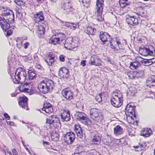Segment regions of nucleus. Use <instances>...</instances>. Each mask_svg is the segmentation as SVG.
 I'll use <instances>...</instances> for the list:
<instances>
[{"label":"nucleus","mask_w":155,"mask_h":155,"mask_svg":"<svg viewBox=\"0 0 155 155\" xmlns=\"http://www.w3.org/2000/svg\"><path fill=\"white\" fill-rule=\"evenodd\" d=\"M54 86L53 81L51 80L45 79L41 81L38 85L39 91L44 94L51 91Z\"/></svg>","instance_id":"obj_1"},{"label":"nucleus","mask_w":155,"mask_h":155,"mask_svg":"<svg viewBox=\"0 0 155 155\" xmlns=\"http://www.w3.org/2000/svg\"><path fill=\"white\" fill-rule=\"evenodd\" d=\"M15 84L22 83L25 82L27 79V74L25 69L21 68H18L15 72Z\"/></svg>","instance_id":"obj_2"},{"label":"nucleus","mask_w":155,"mask_h":155,"mask_svg":"<svg viewBox=\"0 0 155 155\" xmlns=\"http://www.w3.org/2000/svg\"><path fill=\"white\" fill-rule=\"evenodd\" d=\"M90 117L92 119L97 122H102L103 117L100 110L97 108H92L90 111Z\"/></svg>","instance_id":"obj_3"},{"label":"nucleus","mask_w":155,"mask_h":155,"mask_svg":"<svg viewBox=\"0 0 155 155\" xmlns=\"http://www.w3.org/2000/svg\"><path fill=\"white\" fill-rule=\"evenodd\" d=\"M122 95L117 93H115L110 100L112 105L116 107H120L122 104Z\"/></svg>","instance_id":"obj_4"},{"label":"nucleus","mask_w":155,"mask_h":155,"mask_svg":"<svg viewBox=\"0 0 155 155\" xmlns=\"http://www.w3.org/2000/svg\"><path fill=\"white\" fill-rule=\"evenodd\" d=\"M111 40L110 41V46L114 51L124 49V44L121 43L118 40L117 37H115L113 38H111Z\"/></svg>","instance_id":"obj_5"},{"label":"nucleus","mask_w":155,"mask_h":155,"mask_svg":"<svg viewBox=\"0 0 155 155\" xmlns=\"http://www.w3.org/2000/svg\"><path fill=\"white\" fill-rule=\"evenodd\" d=\"M74 117L77 120L80 121L86 125L88 126L89 125V120L84 113L77 112L74 114Z\"/></svg>","instance_id":"obj_6"},{"label":"nucleus","mask_w":155,"mask_h":155,"mask_svg":"<svg viewBox=\"0 0 155 155\" xmlns=\"http://www.w3.org/2000/svg\"><path fill=\"white\" fill-rule=\"evenodd\" d=\"M61 94L63 97L65 98L69 104L72 103L73 100V93L71 90L68 89L63 90L61 91Z\"/></svg>","instance_id":"obj_7"},{"label":"nucleus","mask_w":155,"mask_h":155,"mask_svg":"<svg viewBox=\"0 0 155 155\" xmlns=\"http://www.w3.org/2000/svg\"><path fill=\"white\" fill-rule=\"evenodd\" d=\"M4 19L6 21L12 23L14 22V15L13 12L11 11H6V12H4L2 15Z\"/></svg>","instance_id":"obj_8"},{"label":"nucleus","mask_w":155,"mask_h":155,"mask_svg":"<svg viewBox=\"0 0 155 155\" xmlns=\"http://www.w3.org/2000/svg\"><path fill=\"white\" fill-rule=\"evenodd\" d=\"M60 121L58 118L55 116L49 117L46 119V124L51 128L57 126V123H59Z\"/></svg>","instance_id":"obj_9"},{"label":"nucleus","mask_w":155,"mask_h":155,"mask_svg":"<svg viewBox=\"0 0 155 155\" xmlns=\"http://www.w3.org/2000/svg\"><path fill=\"white\" fill-rule=\"evenodd\" d=\"M104 3L103 0H97L96 2V9L97 12V16L100 17L101 19L99 18H97V20L98 21H101L102 19V17L101 15L102 14L103 6Z\"/></svg>","instance_id":"obj_10"},{"label":"nucleus","mask_w":155,"mask_h":155,"mask_svg":"<svg viewBox=\"0 0 155 155\" xmlns=\"http://www.w3.org/2000/svg\"><path fill=\"white\" fill-rule=\"evenodd\" d=\"M75 139V134L72 132H67L64 134V140L68 144H71Z\"/></svg>","instance_id":"obj_11"},{"label":"nucleus","mask_w":155,"mask_h":155,"mask_svg":"<svg viewBox=\"0 0 155 155\" xmlns=\"http://www.w3.org/2000/svg\"><path fill=\"white\" fill-rule=\"evenodd\" d=\"M69 71L68 69L65 67L60 68L58 71V75L61 78L67 80L69 78Z\"/></svg>","instance_id":"obj_12"},{"label":"nucleus","mask_w":155,"mask_h":155,"mask_svg":"<svg viewBox=\"0 0 155 155\" xmlns=\"http://www.w3.org/2000/svg\"><path fill=\"white\" fill-rule=\"evenodd\" d=\"M60 116L61 121L63 122H67L71 119L70 111L67 109L63 110L61 113Z\"/></svg>","instance_id":"obj_13"},{"label":"nucleus","mask_w":155,"mask_h":155,"mask_svg":"<svg viewBox=\"0 0 155 155\" xmlns=\"http://www.w3.org/2000/svg\"><path fill=\"white\" fill-rule=\"evenodd\" d=\"M126 21L128 24L132 26L137 25L139 24L138 18L135 16H130L128 15L126 18Z\"/></svg>","instance_id":"obj_14"},{"label":"nucleus","mask_w":155,"mask_h":155,"mask_svg":"<svg viewBox=\"0 0 155 155\" xmlns=\"http://www.w3.org/2000/svg\"><path fill=\"white\" fill-rule=\"evenodd\" d=\"M89 63L91 65L99 66L101 65V61L96 55H94L91 57Z\"/></svg>","instance_id":"obj_15"},{"label":"nucleus","mask_w":155,"mask_h":155,"mask_svg":"<svg viewBox=\"0 0 155 155\" xmlns=\"http://www.w3.org/2000/svg\"><path fill=\"white\" fill-rule=\"evenodd\" d=\"M28 98L25 96L20 97L18 102L19 105L22 108L28 110Z\"/></svg>","instance_id":"obj_16"},{"label":"nucleus","mask_w":155,"mask_h":155,"mask_svg":"<svg viewBox=\"0 0 155 155\" xmlns=\"http://www.w3.org/2000/svg\"><path fill=\"white\" fill-rule=\"evenodd\" d=\"M130 103L127 104L125 107V110L126 112L133 115L135 117H136L135 110L136 107L134 106L131 105Z\"/></svg>","instance_id":"obj_17"},{"label":"nucleus","mask_w":155,"mask_h":155,"mask_svg":"<svg viewBox=\"0 0 155 155\" xmlns=\"http://www.w3.org/2000/svg\"><path fill=\"white\" fill-rule=\"evenodd\" d=\"M61 7L68 12L69 14H70V12H72L73 9L72 6L69 1L67 3L63 2L61 4Z\"/></svg>","instance_id":"obj_18"},{"label":"nucleus","mask_w":155,"mask_h":155,"mask_svg":"<svg viewBox=\"0 0 155 155\" xmlns=\"http://www.w3.org/2000/svg\"><path fill=\"white\" fill-rule=\"evenodd\" d=\"M21 85L19 87V90L21 92H23L29 93L30 89L28 88V86L30 83L29 82H26L25 83H20Z\"/></svg>","instance_id":"obj_19"},{"label":"nucleus","mask_w":155,"mask_h":155,"mask_svg":"<svg viewBox=\"0 0 155 155\" xmlns=\"http://www.w3.org/2000/svg\"><path fill=\"white\" fill-rule=\"evenodd\" d=\"M41 11H40L38 13L33 15L34 20L35 22H38L40 21H43L44 20V16Z\"/></svg>","instance_id":"obj_20"},{"label":"nucleus","mask_w":155,"mask_h":155,"mask_svg":"<svg viewBox=\"0 0 155 155\" xmlns=\"http://www.w3.org/2000/svg\"><path fill=\"white\" fill-rule=\"evenodd\" d=\"M99 37L101 41L104 43L107 41V38L110 37L111 36L107 32L101 31L99 35Z\"/></svg>","instance_id":"obj_21"},{"label":"nucleus","mask_w":155,"mask_h":155,"mask_svg":"<svg viewBox=\"0 0 155 155\" xmlns=\"http://www.w3.org/2000/svg\"><path fill=\"white\" fill-rule=\"evenodd\" d=\"M147 85L149 87L155 86V75H152L148 78L147 81Z\"/></svg>","instance_id":"obj_22"},{"label":"nucleus","mask_w":155,"mask_h":155,"mask_svg":"<svg viewBox=\"0 0 155 155\" xmlns=\"http://www.w3.org/2000/svg\"><path fill=\"white\" fill-rule=\"evenodd\" d=\"M35 72V71L33 69L31 68H29L28 71V78L27 80L28 79L32 80L36 78V76Z\"/></svg>","instance_id":"obj_23"},{"label":"nucleus","mask_w":155,"mask_h":155,"mask_svg":"<svg viewBox=\"0 0 155 155\" xmlns=\"http://www.w3.org/2000/svg\"><path fill=\"white\" fill-rule=\"evenodd\" d=\"M96 31V29L91 26H88L86 27L84 32L87 34L91 35H94Z\"/></svg>","instance_id":"obj_24"},{"label":"nucleus","mask_w":155,"mask_h":155,"mask_svg":"<svg viewBox=\"0 0 155 155\" xmlns=\"http://www.w3.org/2000/svg\"><path fill=\"white\" fill-rule=\"evenodd\" d=\"M152 132V131L150 129L145 128L142 130L140 132V135L146 137H149Z\"/></svg>","instance_id":"obj_25"},{"label":"nucleus","mask_w":155,"mask_h":155,"mask_svg":"<svg viewBox=\"0 0 155 155\" xmlns=\"http://www.w3.org/2000/svg\"><path fill=\"white\" fill-rule=\"evenodd\" d=\"M74 130L77 136L80 138L82 139L83 135L82 134L83 132L81 128L79 126H76L75 127Z\"/></svg>","instance_id":"obj_26"},{"label":"nucleus","mask_w":155,"mask_h":155,"mask_svg":"<svg viewBox=\"0 0 155 155\" xmlns=\"http://www.w3.org/2000/svg\"><path fill=\"white\" fill-rule=\"evenodd\" d=\"M123 132V128L119 125H117L114 128V133L115 135L122 134Z\"/></svg>","instance_id":"obj_27"},{"label":"nucleus","mask_w":155,"mask_h":155,"mask_svg":"<svg viewBox=\"0 0 155 155\" xmlns=\"http://www.w3.org/2000/svg\"><path fill=\"white\" fill-rule=\"evenodd\" d=\"M137 10L138 11V12L136 13L138 15L144 17L146 15V11L144 10L142 7H140L137 8Z\"/></svg>","instance_id":"obj_28"},{"label":"nucleus","mask_w":155,"mask_h":155,"mask_svg":"<svg viewBox=\"0 0 155 155\" xmlns=\"http://www.w3.org/2000/svg\"><path fill=\"white\" fill-rule=\"evenodd\" d=\"M140 66V64L138 61H134L130 63V67L133 70L137 69Z\"/></svg>","instance_id":"obj_29"},{"label":"nucleus","mask_w":155,"mask_h":155,"mask_svg":"<svg viewBox=\"0 0 155 155\" xmlns=\"http://www.w3.org/2000/svg\"><path fill=\"white\" fill-rule=\"evenodd\" d=\"M50 41L51 44L54 45L60 43V41L58 38L57 35L55 34L53 35L50 38Z\"/></svg>","instance_id":"obj_30"},{"label":"nucleus","mask_w":155,"mask_h":155,"mask_svg":"<svg viewBox=\"0 0 155 155\" xmlns=\"http://www.w3.org/2000/svg\"><path fill=\"white\" fill-rule=\"evenodd\" d=\"M91 142L92 144L99 145L101 142V139L98 136L94 135L93 136V138L92 139Z\"/></svg>","instance_id":"obj_31"},{"label":"nucleus","mask_w":155,"mask_h":155,"mask_svg":"<svg viewBox=\"0 0 155 155\" xmlns=\"http://www.w3.org/2000/svg\"><path fill=\"white\" fill-rule=\"evenodd\" d=\"M147 50L148 55H153L155 53V48L151 46L150 45L147 47H146Z\"/></svg>","instance_id":"obj_32"},{"label":"nucleus","mask_w":155,"mask_h":155,"mask_svg":"<svg viewBox=\"0 0 155 155\" xmlns=\"http://www.w3.org/2000/svg\"><path fill=\"white\" fill-rule=\"evenodd\" d=\"M73 148L76 153H79L84 151L83 146L80 145L78 144L74 146Z\"/></svg>","instance_id":"obj_33"},{"label":"nucleus","mask_w":155,"mask_h":155,"mask_svg":"<svg viewBox=\"0 0 155 155\" xmlns=\"http://www.w3.org/2000/svg\"><path fill=\"white\" fill-rule=\"evenodd\" d=\"M51 137L52 139L55 141L58 140L59 135L58 133L55 130H53L51 134Z\"/></svg>","instance_id":"obj_34"},{"label":"nucleus","mask_w":155,"mask_h":155,"mask_svg":"<svg viewBox=\"0 0 155 155\" xmlns=\"http://www.w3.org/2000/svg\"><path fill=\"white\" fill-rule=\"evenodd\" d=\"M8 21H4L3 23L1 25V27L4 31H6L10 27V25L8 23Z\"/></svg>","instance_id":"obj_35"},{"label":"nucleus","mask_w":155,"mask_h":155,"mask_svg":"<svg viewBox=\"0 0 155 155\" xmlns=\"http://www.w3.org/2000/svg\"><path fill=\"white\" fill-rule=\"evenodd\" d=\"M139 52L140 54L144 56H147L148 55V54H147V48L145 47H144L143 48L140 47Z\"/></svg>","instance_id":"obj_36"},{"label":"nucleus","mask_w":155,"mask_h":155,"mask_svg":"<svg viewBox=\"0 0 155 155\" xmlns=\"http://www.w3.org/2000/svg\"><path fill=\"white\" fill-rule=\"evenodd\" d=\"M55 35H57L60 41H62L65 38V35L64 33H57Z\"/></svg>","instance_id":"obj_37"},{"label":"nucleus","mask_w":155,"mask_h":155,"mask_svg":"<svg viewBox=\"0 0 155 155\" xmlns=\"http://www.w3.org/2000/svg\"><path fill=\"white\" fill-rule=\"evenodd\" d=\"M38 33L40 35H42L45 33L44 27L41 25H39L37 28Z\"/></svg>","instance_id":"obj_38"},{"label":"nucleus","mask_w":155,"mask_h":155,"mask_svg":"<svg viewBox=\"0 0 155 155\" xmlns=\"http://www.w3.org/2000/svg\"><path fill=\"white\" fill-rule=\"evenodd\" d=\"M81 1V4L84 7L87 8H88L90 4L91 0H80V1Z\"/></svg>","instance_id":"obj_39"},{"label":"nucleus","mask_w":155,"mask_h":155,"mask_svg":"<svg viewBox=\"0 0 155 155\" xmlns=\"http://www.w3.org/2000/svg\"><path fill=\"white\" fill-rule=\"evenodd\" d=\"M44 61L49 66H51L54 62V60L47 58L44 59Z\"/></svg>","instance_id":"obj_40"},{"label":"nucleus","mask_w":155,"mask_h":155,"mask_svg":"<svg viewBox=\"0 0 155 155\" xmlns=\"http://www.w3.org/2000/svg\"><path fill=\"white\" fill-rule=\"evenodd\" d=\"M14 2L18 5H24L25 4L23 0H15Z\"/></svg>","instance_id":"obj_41"},{"label":"nucleus","mask_w":155,"mask_h":155,"mask_svg":"<svg viewBox=\"0 0 155 155\" xmlns=\"http://www.w3.org/2000/svg\"><path fill=\"white\" fill-rule=\"evenodd\" d=\"M61 45L67 49L69 50L71 49V45L69 44H67V43H65L64 41L63 42V43L61 44Z\"/></svg>","instance_id":"obj_42"},{"label":"nucleus","mask_w":155,"mask_h":155,"mask_svg":"<svg viewBox=\"0 0 155 155\" xmlns=\"http://www.w3.org/2000/svg\"><path fill=\"white\" fill-rule=\"evenodd\" d=\"M42 110L46 113H49L52 112L53 109L52 107H50L49 108H46Z\"/></svg>","instance_id":"obj_43"},{"label":"nucleus","mask_w":155,"mask_h":155,"mask_svg":"<svg viewBox=\"0 0 155 155\" xmlns=\"http://www.w3.org/2000/svg\"><path fill=\"white\" fill-rule=\"evenodd\" d=\"M50 107H52L51 104L49 103L45 102L43 104V107L41 109L43 110V109L49 108Z\"/></svg>","instance_id":"obj_44"},{"label":"nucleus","mask_w":155,"mask_h":155,"mask_svg":"<svg viewBox=\"0 0 155 155\" xmlns=\"http://www.w3.org/2000/svg\"><path fill=\"white\" fill-rule=\"evenodd\" d=\"M73 41V38L70 37L68 38L65 41H64L65 43H67V44L71 45Z\"/></svg>","instance_id":"obj_45"},{"label":"nucleus","mask_w":155,"mask_h":155,"mask_svg":"<svg viewBox=\"0 0 155 155\" xmlns=\"http://www.w3.org/2000/svg\"><path fill=\"white\" fill-rule=\"evenodd\" d=\"M119 143L121 144H123L124 145H125L127 143L125 140V138H122L119 139Z\"/></svg>","instance_id":"obj_46"},{"label":"nucleus","mask_w":155,"mask_h":155,"mask_svg":"<svg viewBox=\"0 0 155 155\" xmlns=\"http://www.w3.org/2000/svg\"><path fill=\"white\" fill-rule=\"evenodd\" d=\"M96 100L98 102H100L102 101V98L101 97V95L100 94L98 95H97L95 98Z\"/></svg>","instance_id":"obj_47"},{"label":"nucleus","mask_w":155,"mask_h":155,"mask_svg":"<svg viewBox=\"0 0 155 155\" xmlns=\"http://www.w3.org/2000/svg\"><path fill=\"white\" fill-rule=\"evenodd\" d=\"M54 55L51 52L49 53L47 58L54 60Z\"/></svg>","instance_id":"obj_48"},{"label":"nucleus","mask_w":155,"mask_h":155,"mask_svg":"<svg viewBox=\"0 0 155 155\" xmlns=\"http://www.w3.org/2000/svg\"><path fill=\"white\" fill-rule=\"evenodd\" d=\"M64 25L70 28L71 29H73V28H72V26L71 25V22H65V24Z\"/></svg>","instance_id":"obj_49"},{"label":"nucleus","mask_w":155,"mask_h":155,"mask_svg":"<svg viewBox=\"0 0 155 155\" xmlns=\"http://www.w3.org/2000/svg\"><path fill=\"white\" fill-rule=\"evenodd\" d=\"M119 3H120V4H121L122 5H123V7L126 6L127 5H128L129 4L127 3L126 2H125L124 1H122V0H120Z\"/></svg>","instance_id":"obj_50"},{"label":"nucleus","mask_w":155,"mask_h":155,"mask_svg":"<svg viewBox=\"0 0 155 155\" xmlns=\"http://www.w3.org/2000/svg\"><path fill=\"white\" fill-rule=\"evenodd\" d=\"M59 60L62 62H64L65 61V57L62 55H61L59 57Z\"/></svg>","instance_id":"obj_51"},{"label":"nucleus","mask_w":155,"mask_h":155,"mask_svg":"<svg viewBox=\"0 0 155 155\" xmlns=\"http://www.w3.org/2000/svg\"><path fill=\"white\" fill-rule=\"evenodd\" d=\"M144 145H145V144H142L141 145H140L139 146L140 149H139L136 150V151H139L140 150H142L144 147Z\"/></svg>","instance_id":"obj_52"},{"label":"nucleus","mask_w":155,"mask_h":155,"mask_svg":"<svg viewBox=\"0 0 155 155\" xmlns=\"http://www.w3.org/2000/svg\"><path fill=\"white\" fill-rule=\"evenodd\" d=\"M4 116L5 118L9 120L10 119V117L6 113H5L4 114Z\"/></svg>","instance_id":"obj_53"},{"label":"nucleus","mask_w":155,"mask_h":155,"mask_svg":"<svg viewBox=\"0 0 155 155\" xmlns=\"http://www.w3.org/2000/svg\"><path fill=\"white\" fill-rule=\"evenodd\" d=\"M29 45V43L27 42L24 43L23 44V46L25 49H26L28 48V47Z\"/></svg>","instance_id":"obj_54"},{"label":"nucleus","mask_w":155,"mask_h":155,"mask_svg":"<svg viewBox=\"0 0 155 155\" xmlns=\"http://www.w3.org/2000/svg\"><path fill=\"white\" fill-rule=\"evenodd\" d=\"M140 61L142 64H144V65L147 66V59H143Z\"/></svg>","instance_id":"obj_55"},{"label":"nucleus","mask_w":155,"mask_h":155,"mask_svg":"<svg viewBox=\"0 0 155 155\" xmlns=\"http://www.w3.org/2000/svg\"><path fill=\"white\" fill-rule=\"evenodd\" d=\"M71 24L72 26V28H73V29H75L76 28L77 26H78V24H74L73 22H71Z\"/></svg>","instance_id":"obj_56"},{"label":"nucleus","mask_w":155,"mask_h":155,"mask_svg":"<svg viewBox=\"0 0 155 155\" xmlns=\"http://www.w3.org/2000/svg\"><path fill=\"white\" fill-rule=\"evenodd\" d=\"M12 31L10 29L7 31V33H6V35L7 36H9L12 34Z\"/></svg>","instance_id":"obj_57"},{"label":"nucleus","mask_w":155,"mask_h":155,"mask_svg":"<svg viewBox=\"0 0 155 155\" xmlns=\"http://www.w3.org/2000/svg\"><path fill=\"white\" fill-rule=\"evenodd\" d=\"M86 61L83 60L82 61L81 63V65H82L83 67H84L86 65Z\"/></svg>","instance_id":"obj_58"},{"label":"nucleus","mask_w":155,"mask_h":155,"mask_svg":"<svg viewBox=\"0 0 155 155\" xmlns=\"http://www.w3.org/2000/svg\"><path fill=\"white\" fill-rule=\"evenodd\" d=\"M147 66H149L152 64V63H151V61L150 59H147Z\"/></svg>","instance_id":"obj_59"},{"label":"nucleus","mask_w":155,"mask_h":155,"mask_svg":"<svg viewBox=\"0 0 155 155\" xmlns=\"http://www.w3.org/2000/svg\"><path fill=\"white\" fill-rule=\"evenodd\" d=\"M7 122L8 124H9L10 125L12 126H15V123L12 121H9L8 122Z\"/></svg>","instance_id":"obj_60"},{"label":"nucleus","mask_w":155,"mask_h":155,"mask_svg":"<svg viewBox=\"0 0 155 155\" xmlns=\"http://www.w3.org/2000/svg\"><path fill=\"white\" fill-rule=\"evenodd\" d=\"M12 153L13 154L12 155H17V151L15 149L12 150Z\"/></svg>","instance_id":"obj_61"},{"label":"nucleus","mask_w":155,"mask_h":155,"mask_svg":"<svg viewBox=\"0 0 155 155\" xmlns=\"http://www.w3.org/2000/svg\"><path fill=\"white\" fill-rule=\"evenodd\" d=\"M5 20H4V18L0 17V25H2L4 21H5Z\"/></svg>","instance_id":"obj_62"},{"label":"nucleus","mask_w":155,"mask_h":155,"mask_svg":"<svg viewBox=\"0 0 155 155\" xmlns=\"http://www.w3.org/2000/svg\"><path fill=\"white\" fill-rule=\"evenodd\" d=\"M35 66L36 68L38 69H41L42 68V67L40 64H37Z\"/></svg>","instance_id":"obj_63"},{"label":"nucleus","mask_w":155,"mask_h":155,"mask_svg":"<svg viewBox=\"0 0 155 155\" xmlns=\"http://www.w3.org/2000/svg\"><path fill=\"white\" fill-rule=\"evenodd\" d=\"M46 0H37L38 2L40 3H44L46 2Z\"/></svg>","instance_id":"obj_64"}]
</instances>
